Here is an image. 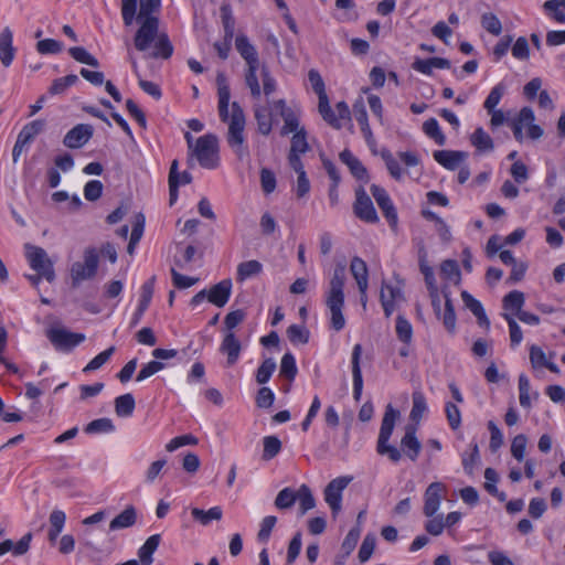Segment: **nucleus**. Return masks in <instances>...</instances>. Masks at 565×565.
Returning <instances> with one entry per match:
<instances>
[{
    "instance_id": "9d476101",
    "label": "nucleus",
    "mask_w": 565,
    "mask_h": 565,
    "mask_svg": "<svg viewBox=\"0 0 565 565\" xmlns=\"http://www.w3.org/2000/svg\"><path fill=\"white\" fill-rule=\"evenodd\" d=\"M354 214L366 223L379 222L376 210L371 198L367 195L363 186L355 190V202L353 205Z\"/></svg>"
},
{
    "instance_id": "0eeeda50",
    "label": "nucleus",
    "mask_w": 565,
    "mask_h": 565,
    "mask_svg": "<svg viewBox=\"0 0 565 565\" xmlns=\"http://www.w3.org/2000/svg\"><path fill=\"white\" fill-rule=\"evenodd\" d=\"M98 254L95 248L84 252V262H76L71 267L72 287L76 288L84 280L92 279L97 271Z\"/></svg>"
},
{
    "instance_id": "6e6552de",
    "label": "nucleus",
    "mask_w": 565,
    "mask_h": 565,
    "mask_svg": "<svg viewBox=\"0 0 565 565\" xmlns=\"http://www.w3.org/2000/svg\"><path fill=\"white\" fill-rule=\"evenodd\" d=\"M352 481V477H338L331 480L324 491L323 497L326 503L329 505L333 516H335L342 509V492Z\"/></svg>"
},
{
    "instance_id": "423d86ee",
    "label": "nucleus",
    "mask_w": 565,
    "mask_h": 565,
    "mask_svg": "<svg viewBox=\"0 0 565 565\" xmlns=\"http://www.w3.org/2000/svg\"><path fill=\"white\" fill-rule=\"evenodd\" d=\"M25 256L30 267L49 282L54 281L55 271L47 253L39 246L25 244Z\"/></svg>"
},
{
    "instance_id": "bb28decb",
    "label": "nucleus",
    "mask_w": 565,
    "mask_h": 565,
    "mask_svg": "<svg viewBox=\"0 0 565 565\" xmlns=\"http://www.w3.org/2000/svg\"><path fill=\"white\" fill-rule=\"evenodd\" d=\"M32 541V533H25L17 543L12 540H2V555L12 553L13 556H22L28 553Z\"/></svg>"
},
{
    "instance_id": "49530a36",
    "label": "nucleus",
    "mask_w": 565,
    "mask_h": 565,
    "mask_svg": "<svg viewBox=\"0 0 565 565\" xmlns=\"http://www.w3.org/2000/svg\"><path fill=\"white\" fill-rule=\"evenodd\" d=\"M297 500V491L291 488H284L280 490L275 499V507L284 510L291 508Z\"/></svg>"
},
{
    "instance_id": "7c9ffc66",
    "label": "nucleus",
    "mask_w": 565,
    "mask_h": 565,
    "mask_svg": "<svg viewBox=\"0 0 565 565\" xmlns=\"http://www.w3.org/2000/svg\"><path fill=\"white\" fill-rule=\"evenodd\" d=\"M503 309L510 311L511 316H518L525 302L524 294L519 290L510 291L503 297Z\"/></svg>"
},
{
    "instance_id": "338daca9",
    "label": "nucleus",
    "mask_w": 565,
    "mask_h": 565,
    "mask_svg": "<svg viewBox=\"0 0 565 565\" xmlns=\"http://www.w3.org/2000/svg\"><path fill=\"white\" fill-rule=\"evenodd\" d=\"M526 444H527V438L523 434L516 435L513 438L512 445H511V454L518 461H522L524 459Z\"/></svg>"
},
{
    "instance_id": "72a5a7b5",
    "label": "nucleus",
    "mask_w": 565,
    "mask_h": 565,
    "mask_svg": "<svg viewBox=\"0 0 565 565\" xmlns=\"http://www.w3.org/2000/svg\"><path fill=\"white\" fill-rule=\"evenodd\" d=\"M262 70L260 65H250L246 66L245 70V84L250 90V95L253 98L258 99L262 95V88L258 82L257 72L258 70Z\"/></svg>"
},
{
    "instance_id": "13d9d810",
    "label": "nucleus",
    "mask_w": 565,
    "mask_h": 565,
    "mask_svg": "<svg viewBox=\"0 0 565 565\" xmlns=\"http://www.w3.org/2000/svg\"><path fill=\"white\" fill-rule=\"evenodd\" d=\"M479 461H480L479 448H478V445L475 443V444H471V454L462 455V466H463L465 472L469 476L473 475L475 468L479 463Z\"/></svg>"
},
{
    "instance_id": "7ed1b4c3",
    "label": "nucleus",
    "mask_w": 565,
    "mask_h": 565,
    "mask_svg": "<svg viewBox=\"0 0 565 565\" xmlns=\"http://www.w3.org/2000/svg\"><path fill=\"white\" fill-rule=\"evenodd\" d=\"M345 281V264L339 263L335 265L332 278L329 282V290L326 299V305L331 312V327L335 331H340L345 326V319L342 315L344 306L343 287Z\"/></svg>"
},
{
    "instance_id": "ddd939ff",
    "label": "nucleus",
    "mask_w": 565,
    "mask_h": 565,
    "mask_svg": "<svg viewBox=\"0 0 565 565\" xmlns=\"http://www.w3.org/2000/svg\"><path fill=\"white\" fill-rule=\"evenodd\" d=\"M371 193L375 199L377 205L383 211L384 216L388 220L392 225H395L397 222L396 210L392 203L390 195L386 190L381 188L380 185L372 184Z\"/></svg>"
},
{
    "instance_id": "393cba45",
    "label": "nucleus",
    "mask_w": 565,
    "mask_h": 565,
    "mask_svg": "<svg viewBox=\"0 0 565 565\" xmlns=\"http://www.w3.org/2000/svg\"><path fill=\"white\" fill-rule=\"evenodd\" d=\"M340 160L348 166L351 173L360 181L367 182L369 174L366 168L362 164V162L352 154V152L348 149L343 150L340 153Z\"/></svg>"
},
{
    "instance_id": "a19ab883",
    "label": "nucleus",
    "mask_w": 565,
    "mask_h": 565,
    "mask_svg": "<svg viewBox=\"0 0 565 565\" xmlns=\"http://www.w3.org/2000/svg\"><path fill=\"white\" fill-rule=\"evenodd\" d=\"M70 55L78 63L89 65L92 67H98V60L93 56L85 47L83 46H73L68 49Z\"/></svg>"
},
{
    "instance_id": "412c9836",
    "label": "nucleus",
    "mask_w": 565,
    "mask_h": 565,
    "mask_svg": "<svg viewBox=\"0 0 565 565\" xmlns=\"http://www.w3.org/2000/svg\"><path fill=\"white\" fill-rule=\"evenodd\" d=\"M353 114H354L356 121L359 122V125L361 127V131L365 138L367 146L369 147L376 146V141L374 139L373 132L369 125L367 113H366L365 106L362 100H358L353 105Z\"/></svg>"
},
{
    "instance_id": "58836bf2",
    "label": "nucleus",
    "mask_w": 565,
    "mask_h": 565,
    "mask_svg": "<svg viewBox=\"0 0 565 565\" xmlns=\"http://www.w3.org/2000/svg\"><path fill=\"white\" fill-rule=\"evenodd\" d=\"M395 331L398 340L404 344H409L413 339V327L411 322L402 315L396 318Z\"/></svg>"
},
{
    "instance_id": "a878e982",
    "label": "nucleus",
    "mask_w": 565,
    "mask_h": 565,
    "mask_svg": "<svg viewBox=\"0 0 565 565\" xmlns=\"http://www.w3.org/2000/svg\"><path fill=\"white\" fill-rule=\"evenodd\" d=\"M461 299H462L465 306L475 315V317L478 320L479 326L489 329L490 320L488 319L481 302L479 300L475 299L466 290H463L461 292Z\"/></svg>"
},
{
    "instance_id": "864d4df0",
    "label": "nucleus",
    "mask_w": 565,
    "mask_h": 565,
    "mask_svg": "<svg viewBox=\"0 0 565 565\" xmlns=\"http://www.w3.org/2000/svg\"><path fill=\"white\" fill-rule=\"evenodd\" d=\"M309 150L307 142V132L305 128H300L291 138V147L289 153H306Z\"/></svg>"
},
{
    "instance_id": "cd10ccee",
    "label": "nucleus",
    "mask_w": 565,
    "mask_h": 565,
    "mask_svg": "<svg viewBox=\"0 0 565 565\" xmlns=\"http://www.w3.org/2000/svg\"><path fill=\"white\" fill-rule=\"evenodd\" d=\"M254 116L259 134L264 136L269 135L273 129V116L269 107L256 105L254 108Z\"/></svg>"
},
{
    "instance_id": "3c124183",
    "label": "nucleus",
    "mask_w": 565,
    "mask_h": 565,
    "mask_svg": "<svg viewBox=\"0 0 565 565\" xmlns=\"http://www.w3.org/2000/svg\"><path fill=\"white\" fill-rule=\"evenodd\" d=\"M179 162L178 160H173L171 162L170 171H169V194H170V203L173 204L178 199V189L180 186L179 181V171H178Z\"/></svg>"
},
{
    "instance_id": "aec40b11",
    "label": "nucleus",
    "mask_w": 565,
    "mask_h": 565,
    "mask_svg": "<svg viewBox=\"0 0 565 565\" xmlns=\"http://www.w3.org/2000/svg\"><path fill=\"white\" fill-rule=\"evenodd\" d=\"M242 345L234 332H225L220 351L227 356V364L233 365L237 362Z\"/></svg>"
},
{
    "instance_id": "6e6d98bb",
    "label": "nucleus",
    "mask_w": 565,
    "mask_h": 565,
    "mask_svg": "<svg viewBox=\"0 0 565 565\" xmlns=\"http://www.w3.org/2000/svg\"><path fill=\"white\" fill-rule=\"evenodd\" d=\"M287 337L294 344H305L309 340V331L299 324H291L287 329Z\"/></svg>"
},
{
    "instance_id": "c9c22d12",
    "label": "nucleus",
    "mask_w": 565,
    "mask_h": 565,
    "mask_svg": "<svg viewBox=\"0 0 565 565\" xmlns=\"http://www.w3.org/2000/svg\"><path fill=\"white\" fill-rule=\"evenodd\" d=\"M297 500H299L300 515L306 514L316 505V500L312 495L310 488L307 484H301L297 490Z\"/></svg>"
},
{
    "instance_id": "a18cd8bd",
    "label": "nucleus",
    "mask_w": 565,
    "mask_h": 565,
    "mask_svg": "<svg viewBox=\"0 0 565 565\" xmlns=\"http://www.w3.org/2000/svg\"><path fill=\"white\" fill-rule=\"evenodd\" d=\"M441 275L454 284L458 285L461 280L460 269L456 260L446 259L440 265Z\"/></svg>"
},
{
    "instance_id": "4be33fe9",
    "label": "nucleus",
    "mask_w": 565,
    "mask_h": 565,
    "mask_svg": "<svg viewBox=\"0 0 565 565\" xmlns=\"http://www.w3.org/2000/svg\"><path fill=\"white\" fill-rule=\"evenodd\" d=\"M443 297L445 299V310L444 312L440 311V316L437 317L443 321L444 327L449 333H455L456 331V313L455 308L452 305V300L450 298V291L448 289V286H444L441 288Z\"/></svg>"
},
{
    "instance_id": "473e14b6",
    "label": "nucleus",
    "mask_w": 565,
    "mask_h": 565,
    "mask_svg": "<svg viewBox=\"0 0 565 565\" xmlns=\"http://www.w3.org/2000/svg\"><path fill=\"white\" fill-rule=\"evenodd\" d=\"M262 270L263 265L258 260L253 259L243 262L237 266L236 279L237 281H244L259 275Z\"/></svg>"
},
{
    "instance_id": "c85d7f7f",
    "label": "nucleus",
    "mask_w": 565,
    "mask_h": 565,
    "mask_svg": "<svg viewBox=\"0 0 565 565\" xmlns=\"http://www.w3.org/2000/svg\"><path fill=\"white\" fill-rule=\"evenodd\" d=\"M161 541L160 534L149 536L143 545L138 550V557L141 565H151L153 562L152 555L157 551Z\"/></svg>"
},
{
    "instance_id": "c03bdc74",
    "label": "nucleus",
    "mask_w": 565,
    "mask_h": 565,
    "mask_svg": "<svg viewBox=\"0 0 565 565\" xmlns=\"http://www.w3.org/2000/svg\"><path fill=\"white\" fill-rule=\"evenodd\" d=\"M115 430L114 423L110 418L103 417L98 419H94L88 423L84 429L86 434H100V433H111Z\"/></svg>"
},
{
    "instance_id": "79ce46f5",
    "label": "nucleus",
    "mask_w": 565,
    "mask_h": 565,
    "mask_svg": "<svg viewBox=\"0 0 565 565\" xmlns=\"http://www.w3.org/2000/svg\"><path fill=\"white\" fill-rule=\"evenodd\" d=\"M470 140L479 151H491L493 149L491 137L481 127L475 130Z\"/></svg>"
},
{
    "instance_id": "2f4dec72",
    "label": "nucleus",
    "mask_w": 565,
    "mask_h": 565,
    "mask_svg": "<svg viewBox=\"0 0 565 565\" xmlns=\"http://www.w3.org/2000/svg\"><path fill=\"white\" fill-rule=\"evenodd\" d=\"M191 514L193 519L200 522L202 525H209L211 521H218L222 519L223 511L221 507H213L207 511L199 508H192Z\"/></svg>"
},
{
    "instance_id": "e2e57ef3",
    "label": "nucleus",
    "mask_w": 565,
    "mask_h": 565,
    "mask_svg": "<svg viewBox=\"0 0 565 565\" xmlns=\"http://www.w3.org/2000/svg\"><path fill=\"white\" fill-rule=\"evenodd\" d=\"M115 352V348L110 347L107 350L97 354L93 360L88 362V364L84 367V372H92L100 369L113 355Z\"/></svg>"
},
{
    "instance_id": "4468645a",
    "label": "nucleus",
    "mask_w": 565,
    "mask_h": 565,
    "mask_svg": "<svg viewBox=\"0 0 565 565\" xmlns=\"http://www.w3.org/2000/svg\"><path fill=\"white\" fill-rule=\"evenodd\" d=\"M232 286L231 279H223L213 285L210 289H206L207 301L218 308L224 307L230 300Z\"/></svg>"
},
{
    "instance_id": "de8ad7c7",
    "label": "nucleus",
    "mask_w": 565,
    "mask_h": 565,
    "mask_svg": "<svg viewBox=\"0 0 565 565\" xmlns=\"http://www.w3.org/2000/svg\"><path fill=\"white\" fill-rule=\"evenodd\" d=\"M44 126V120H33L23 127L18 137L30 143L43 130Z\"/></svg>"
},
{
    "instance_id": "69168bd1",
    "label": "nucleus",
    "mask_w": 565,
    "mask_h": 565,
    "mask_svg": "<svg viewBox=\"0 0 565 565\" xmlns=\"http://www.w3.org/2000/svg\"><path fill=\"white\" fill-rule=\"evenodd\" d=\"M164 367V364L160 361H150L145 364L139 373L137 374L136 381L143 382L147 379L151 377L156 373L160 372Z\"/></svg>"
},
{
    "instance_id": "052dcab7",
    "label": "nucleus",
    "mask_w": 565,
    "mask_h": 565,
    "mask_svg": "<svg viewBox=\"0 0 565 565\" xmlns=\"http://www.w3.org/2000/svg\"><path fill=\"white\" fill-rule=\"evenodd\" d=\"M63 44L54 39L39 40L36 43V51L40 54H58L62 52Z\"/></svg>"
},
{
    "instance_id": "ea45409f",
    "label": "nucleus",
    "mask_w": 565,
    "mask_h": 565,
    "mask_svg": "<svg viewBox=\"0 0 565 565\" xmlns=\"http://www.w3.org/2000/svg\"><path fill=\"white\" fill-rule=\"evenodd\" d=\"M263 460H270L275 458L281 450V441L276 436H265L263 438Z\"/></svg>"
},
{
    "instance_id": "f03ea898",
    "label": "nucleus",
    "mask_w": 565,
    "mask_h": 565,
    "mask_svg": "<svg viewBox=\"0 0 565 565\" xmlns=\"http://www.w3.org/2000/svg\"><path fill=\"white\" fill-rule=\"evenodd\" d=\"M140 26L136 32L134 44L140 51H147L154 43V51L151 56L169 58L173 53V46L167 33L159 32V19L156 17H143L138 20Z\"/></svg>"
},
{
    "instance_id": "a211bd4d",
    "label": "nucleus",
    "mask_w": 565,
    "mask_h": 565,
    "mask_svg": "<svg viewBox=\"0 0 565 565\" xmlns=\"http://www.w3.org/2000/svg\"><path fill=\"white\" fill-rule=\"evenodd\" d=\"M235 47L242 58L245 61L246 66L260 65L256 47L249 42L248 38L239 34L235 39Z\"/></svg>"
},
{
    "instance_id": "39448f33",
    "label": "nucleus",
    "mask_w": 565,
    "mask_h": 565,
    "mask_svg": "<svg viewBox=\"0 0 565 565\" xmlns=\"http://www.w3.org/2000/svg\"><path fill=\"white\" fill-rule=\"evenodd\" d=\"M398 417L399 412L388 404L382 419L376 445L377 452L382 456H387L393 462H398L402 458V452L395 446L388 444Z\"/></svg>"
},
{
    "instance_id": "e433bc0d",
    "label": "nucleus",
    "mask_w": 565,
    "mask_h": 565,
    "mask_svg": "<svg viewBox=\"0 0 565 565\" xmlns=\"http://www.w3.org/2000/svg\"><path fill=\"white\" fill-rule=\"evenodd\" d=\"M145 228V216L141 213H137L134 217L132 230L130 241L127 247L129 254L134 253L135 246L139 243L142 237Z\"/></svg>"
},
{
    "instance_id": "f704fd0d",
    "label": "nucleus",
    "mask_w": 565,
    "mask_h": 565,
    "mask_svg": "<svg viewBox=\"0 0 565 565\" xmlns=\"http://www.w3.org/2000/svg\"><path fill=\"white\" fill-rule=\"evenodd\" d=\"M136 406L132 394L127 393L115 398V412L119 417H128L134 413Z\"/></svg>"
},
{
    "instance_id": "f257e3e1",
    "label": "nucleus",
    "mask_w": 565,
    "mask_h": 565,
    "mask_svg": "<svg viewBox=\"0 0 565 565\" xmlns=\"http://www.w3.org/2000/svg\"><path fill=\"white\" fill-rule=\"evenodd\" d=\"M217 95H218V115L223 122L228 124V131L226 140L228 146L233 149L239 159L249 154L247 146L245 145V114L238 103H232V111H228L231 99L230 86L227 84L224 73H218L216 76Z\"/></svg>"
},
{
    "instance_id": "b1692460",
    "label": "nucleus",
    "mask_w": 565,
    "mask_h": 565,
    "mask_svg": "<svg viewBox=\"0 0 565 565\" xmlns=\"http://www.w3.org/2000/svg\"><path fill=\"white\" fill-rule=\"evenodd\" d=\"M154 281H156V277L152 276L149 280H147L142 285L140 302H139V306L134 315L132 322H131L132 326H136L140 321L142 315L148 309L150 301L152 299V296H153Z\"/></svg>"
},
{
    "instance_id": "37998d69",
    "label": "nucleus",
    "mask_w": 565,
    "mask_h": 565,
    "mask_svg": "<svg viewBox=\"0 0 565 565\" xmlns=\"http://www.w3.org/2000/svg\"><path fill=\"white\" fill-rule=\"evenodd\" d=\"M423 131L429 138L434 139L438 146H444L446 143V137L441 132L439 124L435 118H429L424 122Z\"/></svg>"
},
{
    "instance_id": "0e129e2a",
    "label": "nucleus",
    "mask_w": 565,
    "mask_h": 565,
    "mask_svg": "<svg viewBox=\"0 0 565 565\" xmlns=\"http://www.w3.org/2000/svg\"><path fill=\"white\" fill-rule=\"evenodd\" d=\"M281 118L284 119L281 135H288L291 132L296 134L300 129L299 128V119L292 110L284 111L281 114Z\"/></svg>"
},
{
    "instance_id": "f8f14e48",
    "label": "nucleus",
    "mask_w": 565,
    "mask_h": 565,
    "mask_svg": "<svg viewBox=\"0 0 565 565\" xmlns=\"http://www.w3.org/2000/svg\"><path fill=\"white\" fill-rule=\"evenodd\" d=\"M445 491V486L441 482L430 483L424 494V508L423 513L427 518H431L437 514V511L441 504V495Z\"/></svg>"
},
{
    "instance_id": "6ab92c4d",
    "label": "nucleus",
    "mask_w": 565,
    "mask_h": 565,
    "mask_svg": "<svg viewBox=\"0 0 565 565\" xmlns=\"http://www.w3.org/2000/svg\"><path fill=\"white\" fill-rule=\"evenodd\" d=\"M403 296L401 288L383 282L380 300L385 316L388 318L395 310V301Z\"/></svg>"
},
{
    "instance_id": "9b49d317",
    "label": "nucleus",
    "mask_w": 565,
    "mask_h": 565,
    "mask_svg": "<svg viewBox=\"0 0 565 565\" xmlns=\"http://www.w3.org/2000/svg\"><path fill=\"white\" fill-rule=\"evenodd\" d=\"M94 128L88 124L74 126L64 137L63 143L70 149H78L88 142L93 137Z\"/></svg>"
},
{
    "instance_id": "774afa93",
    "label": "nucleus",
    "mask_w": 565,
    "mask_h": 565,
    "mask_svg": "<svg viewBox=\"0 0 565 565\" xmlns=\"http://www.w3.org/2000/svg\"><path fill=\"white\" fill-rule=\"evenodd\" d=\"M482 26L491 34L499 35L502 31L501 21L493 13H486L481 18Z\"/></svg>"
},
{
    "instance_id": "c756f323",
    "label": "nucleus",
    "mask_w": 565,
    "mask_h": 565,
    "mask_svg": "<svg viewBox=\"0 0 565 565\" xmlns=\"http://www.w3.org/2000/svg\"><path fill=\"white\" fill-rule=\"evenodd\" d=\"M137 520V512L132 505L127 507L121 513L109 523L110 531H117L132 526Z\"/></svg>"
},
{
    "instance_id": "680f3d73",
    "label": "nucleus",
    "mask_w": 565,
    "mask_h": 565,
    "mask_svg": "<svg viewBox=\"0 0 565 565\" xmlns=\"http://www.w3.org/2000/svg\"><path fill=\"white\" fill-rule=\"evenodd\" d=\"M276 523H277L276 516H274V515L265 516L260 522V529L257 533V540L262 543H267Z\"/></svg>"
},
{
    "instance_id": "1a4fd4ad",
    "label": "nucleus",
    "mask_w": 565,
    "mask_h": 565,
    "mask_svg": "<svg viewBox=\"0 0 565 565\" xmlns=\"http://www.w3.org/2000/svg\"><path fill=\"white\" fill-rule=\"evenodd\" d=\"M46 337L57 350L70 351L85 340V334L71 332L64 328H51Z\"/></svg>"
},
{
    "instance_id": "5fc2aeb1",
    "label": "nucleus",
    "mask_w": 565,
    "mask_h": 565,
    "mask_svg": "<svg viewBox=\"0 0 565 565\" xmlns=\"http://www.w3.org/2000/svg\"><path fill=\"white\" fill-rule=\"evenodd\" d=\"M275 370L276 362L271 358L266 359L257 369L256 382L258 384H266L270 380Z\"/></svg>"
},
{
    "instance_id": "4c0bfd02",
    "label": "nucleus",
    "mask_w": 565,
    "mask_h": 565,
    "mask_svg": "<svg viewBox=\"0 0 565 565\" xmlns=\"http://www.w3.org/2000/svg\"><path fill=\"white\" fill-rule=\"evenodd\" d=\"M15 55V49L12 45V32L9 28L2 30V65L9 66Z\"/></svg>"
},
{
    "instance_id": "4d7b16f0",
    "label": "nucleus",
    "mask_w": 565,
    "mask_h": 565,
    "mask_svg": "<svg viewBox=\"0 0 565 565\" xmlns=\"http://www.w3.org/2000/svg\"><path fill=\"white\" fill-rule=\"evenodd\" d=\"M382 159L385 161L386 168L395 180H401L403 175L402 168L397 160L393 157L390 150L383 149L381 152Z\"/></svg>"
},
{
    "instance_id": "5701e85b",
    "label": "nucleus",
    "mask_w": 565,
    "mask_h": 565,
    "mask_svg": "<svg viewBox=\"0 0 565 565\" xmlns=\"http://www.w3.org/2000/svg\"><path fill=\"white\" fill-rule=\"evenodd\" d=\"M350 271L356 281L359 291L364 294L369 287V270L366 263L358 256L353 257L350 264Z\"/></svg>"
},
{
    "instance_id": "f3484780",
    "label": "nucleus",
    "mask_w": 565,
    "mask_h": 565,
    "mask_svg": "<svg viewBox=\"0 0 565 565\" xmlns=\"http://www.w3.org/2000/svg\"><path fill=\"white\" fill-rule=\"evenodd\" d=\"M401 447L404 454L412 460L415 461L420 452L422 444L416 437V427L407 425L405 427V435L401 440Z\"/></svg>"
},
{
    "instance_id": "8fccbe9b",
    "label": "nucleus",
    "mask_w": 565,
    "mask_h": 565,
    "mask_svg": "<svg viewBox=\"0 0 565 565\" xmlns=\"http://www.w3.org/2000/svg\"><path fill=\"white\" fill-rule=\"evenodd\" d=\"M427 409L426 398L422 392L413 393V407L411 411L412 420L418 423Z\"/></svg>"
},
{
    "instance_id": "2eb2a0df",
    "label": "nucleus",
    "mask_w": 565,
    "mask_h": 565,
    "mask_svg": "<svg viewBox=\"0 0 565 565\" xmlns=\"http://www.w3.org/2000/svg\"><path fill=\"white\" fill-rule=\"evenodd\" d=\"M362 355V345L355 344L352 351V376H353V397L356 402L361 399L362 391H363V376L362 370L360 365V360Z\"/></svg>"
},
{
    "instance_id": "dca6fc26",
    "label": "nucleus",
    "mask_w": 565,
    "mask_h": 565,
    "mask_svg": "<svg viewBox=\"0 0 565 565\" xmlns=\"http://www.w3.org/2000/svg\"><path fill=\"white\" fill-rule=\"evenodd\" d=\"M434 159L448 170H456L468 158V153L458 150H436Z\"/></svg>"
},
{
    "instance_id": "09e8293b",
    "label": "nucleus",
    "mask_w": 565,
    "mask_h": 565,
    "mask_svg": "<svg viewBox=\"0 0 565 565\" xmlns=\"http://www.w3.org/2000/svg\"><path fill=\"white\" fill-rule=\"evenodd\" d=\"M78 82V77L75 74H70L64 77H60L53 81L49 92L52 95L63 94L68 87L75 85Z\"/></svg>"
},
{
    "instance_id": "603ef678",
    "label": "nucleus",
    "mask_w": 565,
    "mask_h": 565,
    "mask_svg": "<svg viewBox=\"0 0 565 565\" xmlns=\"http://www.w3.org/2000/svg\"><path fill=\"white\" fill-rule=\"evenodd\" d=\"M297 372L298 370L295 356L290 352L285 353L280 361V375L292 381L296 377Z\"/></svg>"
},
{
    "instance_id": "20e7f679",
    "label": "nucleus",
    "mask_w": 565,
    "mask_h": 565,
    "mask_svg": "<svg viewBox=\"0 0 565 565\" xmlns=\"http://www.w3.org/2000/svg\"><path fill=\"white\" fill-rule=\"evenodd\" d=\"M194 160L204 169H215L218 167V139L215 135L206 134L196 139L186 160L189 168L194 167Z\"/></svg>"
},
{
    "instance_id": "bf43d9fd",
    "label": "nucleus",
    "mask_w": 565,
    "mask_h": 565,
    "mask_svg": "<svg viewBox=\"0 0 565 565\" xmlns=\"http://www.w3.org/2000/svg\"><path fill=\"white\" fill-rule=\"evenodd\" d=\"M360 534L361 529L359 525L349 531L341 545V550L344 552L343 557L349 556L353 552L360 539Z\"/></svg>"
}]
</instances>
